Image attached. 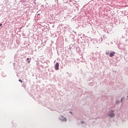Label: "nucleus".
<instances>
[{
  "instance_id": "obj_1",
  "label": "nucleus",
  "mask_w": 128,
  "mask_h": 128,
  "mask_svg": "<svg viewBox=\"0 0 128 128\" xmlns=\"http://www.w3.org/2000/svg\"><path fill=\"white\" fill-rule=\"evenodd\" d=\"M109 116H110V118H114V111H111L110 112Z\"/></svg>"
},
{
  "instance_id": "obj_2",
  "label": "nucleus",
  "mask_w": 128,
  "mask_h": 128,
  "mask_svg": "<svg viewBox=\"0 0 128 128\" xmlns=\"http://www.w3.org/2000/svg\"><path fill=\"white\" fill-rule=\"evenodd\" d=\"M60 66V64H58V62H56V65H55V69L56 70H58V68Z\"/></svg>"
},
{
  "instance_id": "obj_3",
  "label": "nucleus",
  "mask_w": 128,
  "mask_h": 128,
  "mask_svg": "<svg viewBox=\"0 0 128 128\" xmlns=\"http://www.w3.org/2000/svg\"><path fill=\"white\" fill-rule=\"evenodd\" d=\"M114 54H116V52H112L110 53V58H112V56H114Z\"/></svg>"
},
{
  "instance_id": "obj_4",
  "label": "nucleus",
  "mask_w": 128,
  "mask_h": 128,
  "mask_svg": "<svg viewBox=\"0 0 128 128\" xmlns=\"http://www.w3.org/2000/svg\"><path fill=\"white\" fill-rule=\"evenodd\" d=\"M27 60H28V64H30V60L31 59H30V58H27Z\"/></svg>"
},
{
  "instance_id": "obj_5",
  "label": "nucleus",
  "mask_w": 128,
  "mask_h": 128,
  "mask_svg": "<svg viewBox=\"0 0 128 128\" xmlns=\"http://www.w3.org/2000/svg\"><path fill=\"white\" fill-rule=\"evenodd\" d=\"M18 82H22V80H19Z\"/></svg>"
},
{
  "instance_id": "obj_6",
  "label": "nucleus",
  "mask_w": 128,
  "mask_h": 128,
  "mask_svg": "<svg viewBox=\"0 0 128 128\" xmlns=\"http://www.w3.org/2000/svg\"><path fill=\"white\" fill-rule=\"evenodd\" d=\"M2 26V24H0V26Z\"/></svg>"
},
{
  "instance_id": "obj_7",
  "label": "nucleus",
  "mask_w": 128,
  "mask_h": 128,
  "mask_svg": "<svg viewBox=\"0 0 128 128\" xmlns=\"http://www.w3.org/2000/svg\"><path fill=\"white\" fill-rule=\"evenodd\" d=\"M122 100H123V98H121V102H122Z\"/></svg>"
},
{
  "instance_id": "obj_8",
  "label": "nucleus",
  "mask_w": 128,
  "mask_h": 128,
  "mask_svg": "<svg viewBox=\"0 0 128 128\" xmlns=\"http://www.w3.org/2000/svg\"><path fill=\"white\" fill-rule=\"evenodd\" d=\"M65 122H66V119L65 118Z\"/></svg>"
},
{
  "instance_id": "obj_9",
  "label": "nucleus",
  "mask_w": 128,
  "mask_h": 128,
  "mask_svg": "<svg viewBox=\"0 0 128 128\" xmlns=\"http://www.w3.org/2000/svg\"><path fill=\"white\" fill-rule=\"evenodd\" d=\"M82 124H84V122H82Z\"/></svg>"
},
{
  "instance_id": "obj_10",
  "label": "nucleus",
  "mask_w": 128,
  "mask_h": 128,
  "mask_svg": "<svg viewBox=\"0 0 128 128\" xmlns=\"http://www.w3.org/2000/svg\"><path fill=\"white\" fill-rule=\"evenodd\" d=\"M40 14H38V16H40Z\"/></svg>"
}]
</instances>
